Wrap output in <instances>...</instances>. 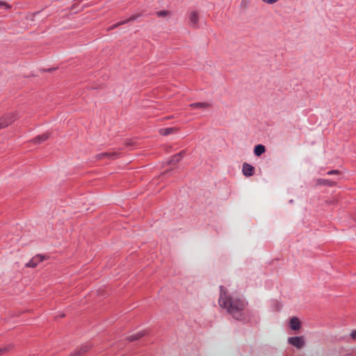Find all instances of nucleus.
I'll return each instance as SVG.
<instances>
[{"instance_id": "1", "label": "nucleus", "mask_w": 356, "mask_h": 356, "mask_svg": "<svg viewBox=\"0 0 356 356\" xmlns=\"http://www.w3.org/2000/svg\"><path fill=\"white\" fill-rule=\"evenodd\" d=\"M218 302L220 307L226 309L227 312H243L248 305V302L242 296H227V289L222 285L220 286Z\"/></svg>"}, {"instance_id": "2", "label": "nucleus", "mask_w": 356, "mask_h": 356, "mask_svg": "<svg viewBox=\"0 0 356 356\" xmlns=\"http://www.w3.org/2000/svg\"><path fill=\"white\" fill-rule=\"evenodd\" d=\"M149 15V14L147 13L144 9L140 10L138 11L137 13H136L135 14H133L131 16H130L127 19L118 22L113 24L112 26H110L109 29L111 30V29H115L121 25L127 24L129 22H134V21L137 20L140 17L147 16Z\"/></svg>"}, {"instance_id": "3", "label": "nucleus", "mask_w": 356, "mask_h": 356, "mask_svg": "<svg viewBox=\"0 0 356 356\" xmlns=\"http://www.w3.org/2000/svg\"><path fill=\"white\" fill-rule=\"evenodd\" d=\"M49 256L42 255V254H36L26 264V267L29 268H35L39 263L42 262L43 260L47 259Z\"/></svg>"}, {"instance_id": "4", "label": "nucleus", "mask_w": 356, "mask_h": 356, "mask_svg": "<svg viewBox=\"0 0 356 356\" xmlns=\"http://www.w3.org/2000/svg\"><path fill=\"white\" fill-rule=\"evenodd\" d=\"M15 116L13 113H7L0 118V129H3L10 124L15 120Z\"/></svg>"}, {"instance_id": "5", "label": "nucleus", "mask_w": 356, "mask_h": 356, "mask_svg": "<svg viewBox=\"0 0 356 356\" xmlns=\"http://www.w3.org/2000/svg\"><path fill=\"white\" fill-rule=\"evenodd\" d=\"M119 156H120V154L118 152H102V153L97 154L95 156V158L97 160H100V159H104V158H107L108 159H115L118 158Z\"/></svg>"}, {"instance_id": "6", "label": "nucleus", "mask_w": 356, "mask_h": 356, "mask_svg": "<svg viewBox=\"0 0 356 356\" xmlns=\"http://www.w3.org/2000/svg\"><path fill=\"white\" fill-rule=\"evenodd\" d=\"M254 167L252 165L248 163H244L243 164L242 172L244 176L247 177H251L254 174Z\"/></svg>"}, {"instance_id": "7", "label": "nucleus", "mask_w": 356, "mask_h": 356, "mask_svg": "<svg viewBox=\"0 0 356 356\" xmlns=\"http://www.w3.org/2000/svg\"><path fill=\"white\" fill-rule=\"evenodd\" d=\"M199 15L197 11H192L189 15V24L193 28H197L199 23Z\"/></svg>"}, {"instance_id": "8", "label": "nucleus", "mask_w": 356, "mask_h": 356, "mask_svg": "<svg viewBox=\"0 0 356 356\" xmlns=\"http://www.w3.org/2000/svg\"><path fill=\"white\" fill-rule=\"evenodd\" d=\"M49 136H50V134L48 133V132H46V133H44L41 135H38L36 137H35L34 138H33L32 141L35 143V144H41L42 143L44 142L45 140H47L49 138Z\"/></svg>"}, {"instance_id": "9", "label": "nucleus", "mask_w": 356, "mask_h": 356, "mask_svg": "<svg viewBox=\"0 0 356 356\" xmlns=\"http://www.w3.org/2000/svg\"><path fill=\"white\" fill-rule=\"evenodd\" d=\"M316 184L320 186L332 187L337 185V182L335 181H332L330 179L319 178L316 180Z\"/></svg>"}, {"instance_id": "10", "label": "nucleus", "mask_w": 356, "mask_h": 356, "mask_svg": "<svg viewBox=\"0 0 356 356\" xmlns=\"http://www.w3.org/2000/svg\"><path fill=\"white\" fill-rule=\"evenodd\" d=\"M177 131V129L176 127L162 128L159 130L160 134L162 136H164L170 135Z\"/></svg>"}, {"instance_id": "11", "label": "nucleus", "mask_w": 356, "mask_h": 356, "mask_svg": "<svg viewBox=\"0 0 356 356\" xmlns=\"http://www.w3.org/2000/svg\"><path fill=\"white\" fill-rule=\"evenodd\" d=\"M266 152V147L262 144H258L254 147V154L257 156H261Z\"/></svg>"}, {"instance_id": "12", "label": "nucleus", "mask_w": 356, "mask_h": 356, "mask_svg": "<svg viewBox=\"0 0 356 356\" xmlns=\"http://www.w3.org/2000/svg\"><path fill=\"white\" fill-rule=\"evenodd\" d=\"M209 106L210 104L207 102H195L190 104V106L193 108H204Z\"/></svg>"}, {"instance_id": "13", "label": "nucleus", "mask_w": 356, "mask_h": 356, "mask_svg": "<svg viewBox=\"0 0 356 356\" xmlns=\"http://www.w3.org/2000/svg\"><path fill=\"white\" fill-rule=\"evenodd\" d=\"M180 161L181 160L179 158V155L174 154L173 156H172L170 157V159H169L168 163L170 164V165H175V164L177 163L179 161Z\"/></svg>"}, {"instance_id": "14", "label": "nucleus", "mask_w": 356, "mask_h": 356, "mask_svg": "<svg viewBox=\"0 0 356 356\" xmlns=\"http://www.w3.org/2000/svg\"><path fill=\"white\" fill-rule=\"evenodd\" d=\"M156 16L159 17H165L170 14V12L166 10H159L155 13Z\"/></svg>"}, {"instance_id": "15", "label": "nucleus", "mask_w": 356, "mask_h": 356, "mask_svg": "<svg viewBox=\"0 0 356 356\" xmlns=\"http://www.w3.org/2000/svg\"><path fill=\"white\" fill-rule=\"evenodd\" d=\"M272 303L275 306V309L277 312L280 311L282 309V305L280 302H279L277 300H273Z\"/></svg>"}, {"instance_id": "16", "label": "nucleus", "mask_w": 356, "mask_h": 356, "mask_svg": "<svg viewBox=\"0 0 356 356\" xmlns=\"http://www.w3.org/2000/svg\"><path fill=\"white\" fill-rule=\"evenodd\" d=\"M328 175H340L341 172L339 170H331L327 172L326 173Z\"/></svg>"}, {"instance_id": "17", "label": "nucleus", "mask_w": 356, "mask_h": 356, "mask_svg": "<svg viewBox=\"0 0 356 356\" xmlns=\"http://www.w3.org/2000/svg\"><path fill=\"white\" fill-rule=\"evenodd\" d=\"M0 6L1 7H4L6 9L10 8V5H8L6 2L2 1H0Z\"/></svg>"}, {"instance_id": "18", "label": "nucleus", "mask_w": 356, "mask_h": 356, "mask_svg": "<svg viewBox=\"0 0 356 356\" xmlns=\"http://www.w3.org/2000/svg\"><path fill=\"white\" fill-rule=\"evenodd\" d=\"M176 154L179 155V159L181 160L184 158V156H185V154H186V151L185 150H181L179 152L177 153Z\"/></svg>"}, {"instance_id": "19", "label": "nucleus", "mask_w": 356, "mask_h": 356, "mask_svg": "<svg viewBox=\"0 0 356 356\" xmlns=\"http://www.w3.org/2000/svg\"><path fill=\"white\" fill-rule=\"evenodd\" d=\"M56 70V67H51V68H48V69H43L42 70H43L44 72H52V71H54V70Z\"/></svg>"}, {"instance_id": "20", "label": "nucleus", "mask_w": 356, "mask_h": 356, "mask_svg": "<svg viewBox=\"0 0 356 356\" xmlns=\"http://www.w3.org/2000/svg\"><path fill=\"white\" fill-rule=\"evenodd\" d=\"M265 2H267L269 4H273L277 2L278 0H263Z\"/></svg>"}, {"instance_id": "21", "label": "nucleus", "mask_w": 356, "mask_h": 356, "mask_svg": "<svg viewBox=\"0 0 356 356\" xmlns=\"http://www.w3.org/2000/svg\"><path fill=\"white\" fill-rule=\"evenodd\" d=\"M40 13V11L34 12L32 14V17L31 18V20H33V17H35L36 15H38Z\"/></svg>"}, {"instance_id": "22", "label": "nucleus", "mask_w": 356, "mask_h": 356, "mask_svg": "<svg viewBox=\"0 0 356 356\" xmlns=\"http://www.w3.org/2000/svg\"><path fill=\"white\" fill-rule=\"evenodd\" d=\"M24 312H31V310L26 309V310H24Z\"/></svg>"}]
</instances>
